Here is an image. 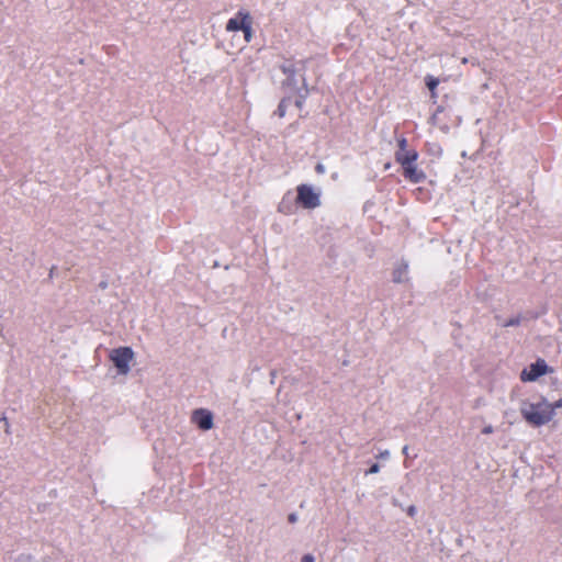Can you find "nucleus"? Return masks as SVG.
Returning <instances> with one entry per match:
<instances>
[{
  "label": "nucleus",
  "instance_id": "dca6fc26",
  "mask_svg": "<svg viewBox=\"0 0 562 562\" xmlns=\"http://www.w3.org/2000/svg\"><path fill=\"white\" fill-rule=\"evenodd\" d=\"M380 471V465L378 463H373L370 469L366 472V474H375Z\"/></svg>",
  "mask_w": 562,
  "mask_h": 562
},
{
  "label": "nucleus",
  "instance_id": "423d86ee",
  "mask_svg": "<svg viewBox=\"0 0 562 562\" xmlns=\"http://www.w3.org/2000/svg\"><path fill=\"white\" fill-rule=\"evenodd\" d=\"M403 177L411 183H420L426 179V173L419 169L416 162H408V165H402Z\"/></svg>",
  "mask_w": 562,
  "mask_h": 562
},
{
  "label": "nucleus",
  "instance_id": "2eb2a0df",
  "mask_svg": "<svg viewBox=\"0 0 562 562\" xmlns=\"http://www.w3.org/2000/svg\"><path fill=\"white\" fill-rule=\"evenodd\" d=\"M282 71H283L284 75L288 76V79H290L295 74V69H294L293 65H291V66H282Z\"/></svg>",
  "mask_w": 562,
  "mask_h": 562
},
{
  "label": "nucleus",
  "instance_id": "f03ea898",
  "mask_svg": "<svg viewBox=\"0 0 562 562\" xmlns=\"http://www.w3.org/2000/svg\"><path fill=\"white\" fill-rule=\"evenodd\" d=\"M296 203L304 209H315L319 206V193L308 184H300L296 187Z\"/></svg>",
  "mask_w": 562,
  "mask_h": 562
},
{
  "label": "nucleus",
  "instance_id": "39448f33",
  "mask_svg": "<svg viewBox=\"0 0 562 562\" xmlns=\"http://www.w3.org/2000/svg\"><path fill=\"white\" fill-rule=\"evenodd\" d=\"M251 20L252 16L249 12L239 10L235 16L227 21L225 29L227 32L243 31Z\"/></svg>",
  "mask_w": 562,
  "mask_h": 562
},
{
  "label": "nucleus",
  "instance_id": "5701e85b",
  "mask_svg": "<svg viewBox=\"0 0 562 562\" xmlns=\"http://www.w3.org/2000/svg\"><path fill=\"white\" fill-rule=\"evenodd\" d=\"M407 513H408V515H409V516H414V515H415V513H416V508H415L414 506H411V507L408 508Z\"/></svg>",
  "mask_w": 562,
  "mask_h": 562
},
{
  "label": "nucleus",
  "instance_id": "412c9836",
  "mask_svg": "<svg viewBox=\"0 0 562 562\" xmlns=\"http://www.w3.org/2000/svg\"><path fill=\"white\" fill-rule=\"evenodd\" d=\"M482 432H483V434H486V435H487V434H492V432H493V428H492V426H486V427H484V428H483V430H482Z\"/></svg>",
  "mask_w": 562,
  "mask_h": 562
},
{
  "label": "nucleus",
  "instance_id": "f3484780",
  "mask_svg": "<svg viewBox=\"0 0 562 562\" xmlns=\"http://www.w3.org/2000/svg\"><path fill=\"white\" fill-rule=\"evenodd\" d=\"M551 407H552V417L554 416V411L557 408H562V398L555 401L554 403H551Z\"/></svg>",
  "mask_w": 562,
  "mask_h": 562
},
{
  "label": "nucleus",
  "instance_id": "9d476101",
  "mask_svg": "<svg viewBox=\"0 0 562 562\" xmlns=\"http://www.w3.org/2000/svg\"><path fill=\"white\" fill-rule=\"evenodd\" d=\"M408 271V266L406 263L400 265L394 271H393V281L394 282H403L406 279Z\"/></svg>",
  "mask_w": 562,
  "mask_h": 562
},
{
  "label": "nucleus",
  "instance_id": "ddd939ff",
  "mask_svg": "<svg viewBox=\"0 0 562 562\" xmlns=\"http://www.w3.org/2000/svg\"><path fill=\"white\" fill-rule=\"evenodd\" d=\"M252 20L247 23V26L241 31L244 33V38L247 43L251 41L252 37Z\"/></svg>",
  "mask_w": 562,
  "mask_h": 562
},
{
  "label": "nucleus",
  "instance_id": "1a4fd4ad",
  "mask_svg": "<svg viewBox=\"0 0 562 562\" xmlns=\"http://www.w3.org/2000/svg\"><path fill=\"white\" fill-rule=\"evenodd\" d=\"M307 94H308V89L305 85V82L303 83V89H300L296 93V95L294 97V104L295 106L299 109V110H302L303 106H304V103H305V100L307 98Z\"/></svg>",
  "mask_w": 562,
  "mask_h": 562
},
{
  "label": "nucleus",
  "instance_id": "a211bd4d",
  "mask_svg": "<svg viewBox=\"0 0 562 562\" xmlns=\"http://www.w3.org/2000/svg\"><path fill=\"white\" fill-rule=\"evenodd\" d=\"M519 323H520V319L518 317L512 318L508 322H506L505 326H517V325H519Z\"/></svg>",
  "mask_w": 562,
  "mask_h": 562
},
{
  "label": "nucleus",
  "instance_id": "b1692460",
  "mask_svg": "<svg viewBox=\"0 0 562 562\" xmlns=\"http://www.w3.org/2000/svg\"><path fill=\"white\" fill-rule=\"evenodd\" d=\"M315 169H316V171H317L318 173H323V172H324V166H323V165H321V164H318V165L316 166V168H315Z\"/></svg>",
  "mask_w": 562,
  "mask_h": 562
},
{
  "label": "nucleus",
  "instance_id": "9b49d317",
  "mask_svg": "<svg viewBox=\"0 0 562 562\" xmlns=\"http://www.w3.org/2000/svg\"><path fill=\"white\" fill-rule=\"evenodd\" d=\"M425 82H426L427 88L431 92V97L432 98L437 97L436 90H437V87L439 85V79L435 78L431 75H427L425 77Z\"/></svg>",
  "mask_w": 562,
  "mask_h": 562
},
{
  "label": "nucleus",
  "instance_id": "f8f14e48",
  "mask_svg": "<svg viewBox=\"0 0 562 562\" xmlns=\"http://www.w3.org/2000/svg\"><path fill=\"white\" fill-rule=\"evenodd\" d=\"M291 99H292L291 97H285V98H283V99L280 101V103H279V105H278V109H277V111H276V114H277L280 119H282V117H284V116H285V114H286V108H288L289 103L291 102Z\"/></svg>",
  "mask_w": 562,
  "mask_h": 562
},
{
  "label": "nucleus",
  "instance_id": "aec40b11",
  "mask_svg": "<svg viewBox=\"0 0 562 562\" xmlns=\"http://www.w3.org/2000/svg\"><path fill=\"white\" fill-rule=\"evenodd\" d=\"M288 520H289V522H290V524H294V522H296V520H297V516H296V514H294V513L290 514V515L288 516Z\"/></svg>",
  "mask_w": 562,
  "mask_h": 562
},
{
  "label": "nucleus",
  "instance_id": "f257e3e1",
  "mask_svg": "<svg viewBox=\"0 0 562 562\" xmlns=\"http://www.w3.org/2000/svg\"><path fill=\"white\" fill-rule=\"evenodd\" d=\"M520 413L524 419L533 427L546 425L553 418L551 403L546 398L538 403H525Z\"/></svg>",
  "mask_w": 562,
  "mask_h": 562
},
{
  "label": "nucleus",
  "instance_id": "4468645a",
  "mask_svg": "<svg viewBox=\"0 0 562 562\" xmlns=\"http://www.w3.org/2000/svg\"><path fill=\"white\" fill-rule=\"evenodd\" d=\"M397 150H405L408 148V142L404 136L397 138Z\"/></svg>",
  "mask_w": 562,
  "mask_h": 562
},
{
  "label": "nucleus",
  "instance_id": "4be33fe9",
  "mask_svg": "<svg viewBox=\"0 0 562 562\" xmlns=\"http://www.w3.org/2000/svg\"><path fill=\"white\" fill-rule=\"evenodd\" d=\"M1 420H3V423H4V425H5V432H9V427H10V425H9L8 419H7L5 417H2V418L0 417V422H1Z\"/></svg>",
  "mask_w": 562,
  "mask_h": 562
},
{
  "label": "nucleus",
  "instance_id": "6e6552de",
  "mask_svg": "<svg viewBox=\"0 0 562 562\" xmlns=\"http://www.w3.org/2000/svg\"><path fill=\"white\" fill-rule=\"evenodd\" d=\"M395 161L402 165H408V162H416L418 159V153L416 149L407 148L405 150L395 151Z\"/></svg>",
  "mask_w": 562,
  "mask_h": 562
},
{
  "label": "nucleus",
  "instance_id": "20e7f679",
  "mask_svg": "<svg viewBox=\"0 0 562 562\" xmlns=\"http://www.w3.org/2000/svg\"><path fill=\"white\" fill-rule=\"evenodd\" d=\"M549 367L543 359H538L531 363L528 369H524L520 373V380L524 382L536 381L541 375L548 373Z\"/></svg>",
  "mask_w": 562,
  "mask_h": 562
},
{
  "label": "nucleus",
  "instance_id": "6ab92c4d",
  "mask_svg": "<svg viewBox=\"0 0 562 562\" xmlns=\"http://www.w3.org/2000/svg\"><path fill=\"white\" fill-rule=\"evenodd\" d=\"M302 562H315V559H314V557H313V555H311V554H305V555H303V558H302Z\"/></svg>",
  "mask_w": 562,
  "mask_h": 562
},
{
  "label": "nucleus",
  "instance_id": "0eeeda50",
  "mask_svg": "<svg viewBox=\"0 0 562 562\" xmlns=\"http://www.w3.org/2000/svg\"><path fill=\"white\" fill-rule=\"evenodd\" d=\"M192 419L203 430H209L213 427V416L206 409H196L193 413Z\"/></svg>",
  "mask_w": 562,
  "mask_h": 562
},
{
  "label": "nucleus",
  "instance_id": "7ed1b4c3",
  "mask_svg": "<svg viewBox=\"0 0 562 562\" xmlns=\"http://www.w3.org/2000/svg\"><path fill=\"white\" fill-rule=\"evenodd\" d=\"M133 358L134 352L130 347H120L113 349L110 353V359L121 374H127L130 372V363Z\"/></svg>",
  "mask_w": 562,
  "mask_h": 562
}]
</instances>
